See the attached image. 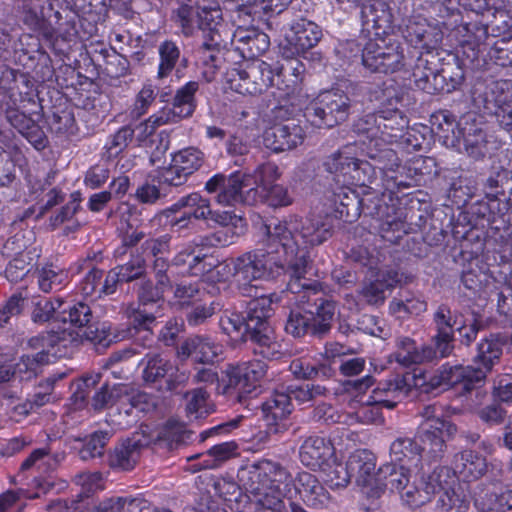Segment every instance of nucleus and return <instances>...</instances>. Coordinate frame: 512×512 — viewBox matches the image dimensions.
Returning a JSON list of instances; mask_svg holds the SVG:
<instances>
[{"label": "nucleus", "instance_id": "26", "mask_svg": "<svg viewBox=\"0 0 512 512\" xmlns=\"http://www.w3.org/2000/svg\"><path fill=\"white\" fill-rule=\"evenodd\" d=\"M423 448L410 437H398L390 445L391 463L397 470L420 472Z\"/></svg>", "mask_w": 512, "mask_h": 512}, {"label": "nucleus", "instance_id": "56", "mask_svg": "<svg viewBox=\"0 0 512 512\" xmlns=\"http://www.w3.org/2000/svg\"><path fill=\"white\" fill-rule=\"evenodd\" d=\"M159 65L157 71V78L164 79L168 77L180 58L179 47L170 40L162 42L158 47Z\"/></svg>", "mask_w": 512, "mask_h": 512}, {"label": "nucleus", "instance_id": "35", "mask_svg": "<svg viewBox=\"0 0 512 512\" xmlns=\"http://www.w3.org/2000/svg\"><path fill=\"white\" fill-rule=\"evenodd\" d=\"M351 185H343L337 192H334V204L336 211L345 221L352 222L356 220L361 213H366L369 208L364 199L354 191Z\"/></svg>", "mask_w": 512, "mask_h": 512}, {"label": "nucleus", "instance_id": "22", "mask_svg": "<svg viewBox=\"0 0 512 512\" xmlns=\"http://www.w3.org/2000/svg\"><path fill=\"white\" fill-rule=\"evenodd\" d=\"M403 273L394 269L377 273L374 280L364 281L358 291L359 300L371 306H380L386 300V291L403 282Z\"/></svg>", "mask_w": 512, "mask_h": 512}, {"label": "nucleus", "instance_id": "62", "mask_svg": "<svg viewBox=\"0 0 512 512\" xmlns=\"http://www.w3.org/2000/svg\"><path fill=\"white\" fill-rule=\"evenodd\" d=\"M38 286L41 291L49 293L60 289L68 278L67 272L56 266L49 265L37 272Z\"/></svg>", "mask_w": 512, "mask_h": 512}, {"label": "nucleus", "instance_id": "32", "mask_svg": "<svg viewBox=\"0 0 512 512\" xmlns=\"http://www.w3.org/2000/svg\"><path fill=\"white\" fill-rule=\"evenodd\" d=\"M234 43L244 58L256 59L259 55L268 50L270 41L267 34L251 29H238L234 33Z\"/></svg>", "mask_w": 512, "mask_h": 512}, {"label": "nucleus", "instance_id": "21", "mask_svg": "<svg viewBox=\"0 0 512 512\" xmlns=\"http://www.w3.org/2000/svg\"><path fill=\"white\" fill-rule=\"evenodd\" d=\"M408 118L398 108L379 110L378 129L382 141L394 142L399 139L412 145L415 149L421 148V142L415 139L412 141L413 134L408 129Z\"/></svg>", "mask_w": 512, "mask_h": 512}, {"label": "nucleus", "instance_id": "9", "mask_svg": "<svg viewBox=\"0 0 512 512\" xmlns=\"http://www.w3.org/2000/svg\"><path fill=\"white\" fill-rule=\"evenodd\" d=\"M455 74L448 68L437 69L436 57L431 54L418 56L412 77L415 86L427 94L450 93L461 84L462 74L457 68Z\"/></svg>", "mask_w": 512, "mask_h": 512}, {"label": "nucleus", "instance_id": "28", "mask_svg": "<svg viewBox=\"0 0 512 512\" xmlns=\"http://www.w3.org/2000/svg\"><path fill=\"white\" fill-rule=\"evenodd\" d=\"M455 476L448 468L442 467L437 472V488L442 491L437 502V512H467L469 501L453 485Z\"/></svg>", "mask_w": 512, "mask_h": 512}, {"label": "nucleus", "instance_id": "33", "mask_svg": "<svg viewBox=\"0 0 512 512\" xmlns=\"http://www.w3.org/2000/svg\"><path fill=\"white\" fill-rule=\"evenodd\" d=\"M453 475H458L464 481H471L481 477L487 469L486 459L473 450H464L457 453L453 460Z\"/></svg>", "mask_w": 512, "mask_h": 512}, {"label": "nucleus", "instance_id": "3", "mask_svg": "<svg viewBox=\"0 0 512 512\" xmlns=\"http://www.w3.org/2000/svg\"><path fill=\"white\" fill-rule=\"evenodd\" d=\"M284 226L270 227L262 222L259 234L263 247L248 251L233 260L234 275L238 281L250 283L254 280L274 279L281 274L290 276L286 255L279 241H287Z\"/></svg>", "mask_w": 512, "mask_h": 512}, {"label": "nucleus", "instance_id": "10", "mask_svg": "<svg viewBox=\"0 0 512 512\" xmlns=\"http://www.w3.org/2000/svg\"><path fill=\"white\" fill-rule=\"evenodd\" d=\"M423 377L424 386L421 393L429 394L441 386L454 387L461 385L463 391L470 392L485 379V371L473 366L461 364H443L433 375L419 371Z\"/></svg>", "mask_w": 512, "mask_h": 512}, {"label": "nucleus", "instance_id": "36", "mask_svg": "<svg viewBox=\"0 0 512 512\" xmlns=\"http://www.w3.org/2000/svg\"><path fill=\"white\" fill-rule=\"evenodd\" d=\"M143 444L140 440L125 439L110 452L108 462L113 469L120 471L132 470L140 458Z\"/></svg>", "mask_w": 512, "mask_h": 512}, {"label": "nucleus", "instance_id": "49", "mask_svg": "<svg viewBox=\"0 0 512 512\" xmlns=\"http://www.w3.org/2000/svg\"><path fill=\"white\" fill-rule=\"evenodd\" d=\"M199 90V82L189 81L181 86L173 97V107L177 110L180 118H187L194 113L196 103V93Z\"/></svg>", "mask_w": 512, "mask_h": 512}, {"label": "nucleus", "instance_id": "6", "mask_svg": "<svg viewBox=\"0 0 512 512\" xmlns=\"http://www.w3.org/2000/svg\"><path fill=\"white\" fill-rule=\"evenodd\" d=\"M272 295H261L250 300L247 306L246 330L250 341L257 345L255 353L261 354L264 358L272 359L277 357L279 344L275 341L273 328L268 319L272 313Z\"/></svg>", "mask_w": 512, "mask_h": 512}, {"label": "nucleus", "instance_id": "54", "mask_svg": "<svg viewBox=\"0 0 512 512\" xmlns=\"http://www.w3.org/2000/svg\"><path fill=\"white\" fill-rule=\"evenodd\" d=\"M48 362V351H38L32 355H22L19 361L13 365L16 378L21 381L30 380L37 375L40 367Z\"/></svg>", "mask_w": 512, "mask_h": 512}, {"label": "nucleus", "instance_id": "24", "mask_svg": "<svg viewBox=\"0 0 512 512\" xmlns=\"http://www.w3.org/2000/svg\"><path fill=\"white\" fill-rule=\"evenodd\" d=\"M420 438L428 447L432 458L439 459L446 450V441L457 432V427L449 420L422 422L419 428Z\"/></svg>", "mask_w": 512, "mask_h": 512}, {"label": "nucleus", "instance_id": "44", "mask_svg": "<svg viewBox=\"0 0 512 512\" xmlns=\"http://www.w3.org/2000/svg\"><path fill=\"white\" fill-rule=\"evenodd\" d=\"M395 347L396 350L393 356L397 363L405 367L415 364H424L425 356L430 355L429 349H424V345L419 348L416 342L408 336L397 337Z\"/></svg>", "mask_w": 512, "mask_h": 512}, {"label": "nucleus", "instance_id": "29", "mask_svg": "<svg viewBox=\"0 0 512 512\" xmlns=\"http://www.w3.org/2000/svg\"><path fill=\"white\" fill-rule=\"evenodd\" d=\"M334 454L335 449L331 441L321 436L307 437L299 449L301 463L311 469H323Z\"/></svg>", "mask_w": 512, "mask_h": 512}, {"label": "nucleus", "instance_id": "55", "mask_svg": "<svg viewBox=\"0 0 512 512\" xmlns=\"http://www.w3.org/2000/svg\"><path fill=\"white\" fill-rule=\"evenodd\" d=\"M390 44L391 42H387L383 38L369 39L362 49L363 65L371 71L377 72Z\"/></svg>", "mask_w": 512, "mask_h": 512}, {"label": "nucleus", "instance_id": "50", "mask_svg": "<svg viewBox=\"0 0 512 512\" xmlns=\"http://www.w3.org/2000/svg\"><path fill=\"white\" fill-rule=\"evenodd\" d=\"M475 506L482 512H512V490L501 494L480 493L475 498Z\"/></svg>", "mask_w": 512, "mask_h": 512}, {"label": "nucleus", "instance_id": "39", "mask_svg": "<svg viewBox=\"0 0 512 512\" xmlns=\"http://www.w3.org/2000/svg\"><path fill=\"white\" fill-rule=\"evenodd\" d=\"M33 484L38 489L34 494H30L26 489L7 490L0 494V512H21L24 508L22 503L23 499L39 498L41 493H46L51 488V485L38 478L34 477Z\"/></svg>", "mask_w": 512, "mask_h": 512}, {"label": "nucleus", "instance_id": "1", "mask_svg": "<svg viewBox=\"0 0 512 512\" xmlns=\"http://www.w3.org/2000/svg\"><path fill=\"white\" fill-rule=\"evenodd\" d=\"M268 223L270 227L284 226L288 231L285 235L287 241H279L290 268L288 290L294 294L301 291H318L320 284L305 277L310 259L309 250L332 237L331 219L317 215L306 217L300 222L271 220Z\"/></svg>", "mask_w": 512, "mask_h": 512}, {"label": "nucleus", "instance_id": "25", "mask_svg": "<svg viewBox=\"0 0 512 512\" xmlns=\"http://www.w3.org/2000/svg\"><path fill=\"white\" fill-rule=\"evenodd\" d=\"M250 186V177L242 176L239 173L231 174L215 200L224 206H232L236 203L257 204L258 189L250 188Z\"/></svg>", "mask_w": 512, "mask_h": 512}, {"label": "nucleus", "instance_id": "5", "mask_svg": "<svg viewBox=\"0 0 512 512\" xmlns=\"http://www.w3.org/2000/svg\"><path fill=\"white\" fill-rule=\"evenodd\" d=\"M21 19L32 31L39 33L46 40L52 42L59 38L69 41L75 34L71 22L61 23V13L55 10L52 1L21 0Z\"/></svg>", "mask_w": 512, "mask_h": 512}, {"label": "nucleus", "instance_id": "30", "mask_svg": "<svg viewBox=\"0 0 512 512\" xmlns=\"http://www.w3.org/2000/svg\"><path fill=\"white\" fill-rule=\"evenodd\" d=\"M239 65L243 68L244 76L252 78V82H249L244 88L249 95L261 94L273 85L274 70L270 64L260 59H254L245 60Z\"/></svg>", "mask_w": 512, "mask_h": 512}, {"label": "nucleus", "instance_id": "12", "mask_svg": "<svg viewBox=\"0 0 512 512\" xmlns=\"http://www.w3.org/2000/svg\"><path fill=\"white\" fill-rule=\"evenodd\" d=\"M326 170L343 185L366 186L374 178L371 163L359 160L346 151L332 154L324 163Z\"/></svg>", "mask_w": 512, "mask_h": 512}, {"label": "nucleus", "instance_id": "8", "mask_svg": "<svg viewBox=\"0 0 512 512\" xmlns=\"http://www.w3.org/2000/svg\"><path fill=\"white\" fill-rule=\"evenodd\" d=\"M351 100L341 90L321 92L305 109V117L317 128H332L344 122L350 113Z\"/></svg>", "mask_w": 512, "mask_h": 512}, {"label": "nucleus", "instance_id": "41", "mask_svg": "<svg viewBox=\"0 0 512 512\" xmlns=\"http://www.w3.org/2000/svg\"><path fill=\"white\" fill-rule=\"evenodd\" d=\"M197 56L199 63L203 66L202 75L206 81L211 82L215 79L225 60L224 53L214 36H211L210 43L204 42L198 48Z\"/></svg>", "mask_w": 512, "mask_h": 512}, {"label": "nucleus", "instance_id": "18", "mask_svg": "<svg viewBox=\"0 0 512 512\" xmlns=\"http://www.w3.org/2000/svg\"><path fill=\"white\" fill-rule=\"evenodd\" d=\"M0 108L4 110L6 120L37 150L46 145V136L41 127L28 115L16 108L12 95L0 94Z\"/></svg>", "mask_w": 512, "mask_h": 512}, {"label": "nucleus", "instance_id": "53", "mask_svg": "<svg viewBox=\"0 0 512 512\" xmlns=\"http://www.w3.org/2000/svg\"><path fill=\"white\" fill-rule=\"evenodd\" d=\"M135 130L130 126L126 125L119 128L114 134L108 137L102 158L110 161L119 156L132 142Z\"/></svg>", "mask_w": 512, "mask_h": 512}, {"label": "nucleus", "instance_id": "11", "mask_svg": "<svg viewBox=\"0 0 512 512\" xmlns=\"http://www.w3.org/2000/svg\"><path fill=\"white\" fill-rule=\"evenodd\" d=\"M326 170L343 185L366 186L374 178L371 163L359 160L346 151L332 154L324 163Z\"/></svg>", "mask_w": 512, "mask_h": 512}, {"label": "nucleus", "instance_id": "27", "mask_svg": "<svg viewBox=\"0 0 512 512\" xmlns=\"http://www.w3.org/2000/svg\"><path fill=\"white\" fill-rule=\"evenodd\" d=\"M261 411L268 433L278 434L285 431V420L292 412L289 395L286 392H273L262 404Z\"/></svg>", "mask_w": 512, "mask_h": 512}, {"label": "nucleus", "instance_id": "16", "mask_svg": "<svg viewBox=\"0 0 512 512\" xmlns=\"http://www.w3.org/2000/svg\"><path fill=\"white\" fill-rule=\"evenodd\" d=\"M423 386V377L417 372L396 375L392 379L380 383L378 387L373 390L371 398L375 404L393 409L398 401L408 395L412 388H415L421 393Z\"/></svg>", "mask_w": 512, "mask_h": 512}, {"label": "nucleus", "instance_id": "13", "mask_svg": "<svg viewBox=\"0 0 512 512\" xmlns=\"http://www.w3.org/2000/svg\"><path fill=\"white\" fill-rule=\"evenodd\" d=\"M326 170L343 185L366 186L374 178L371 163L359 160L346 151L332 154L324 163Z\"/></svg>", "mask_w": 512, "mask_h": 512}, {"label": "nucleus", "instance_id": "40", "mask_svg": "<svg viewBox=\"0 0 512 512\" xmlns=\"http://www.w3.org/2000/svg\"><path fill=\"white\" fill-rule=\"evenodd\" d=\"M184 209L190 218L195 220H208L211 214L210 201L199 193H191L180 198L170 208L163 211L159 216L169 217L170 213H176Z\"/></svg>", "mask_w": 512, "mask_h": 512}, {"label": "nucleus", "instance_id": "20", "mask_svg": "<svg viewBox=\"0 0 512 512\" xmlns=\"http://www.w3.org/2000/svg\"><path fill=\"white\" fill-rule=\"evenodd\" d=\"M304 129L294 120L276 123L266 129L263 142L266 148L275 153L293 150L303 143Z\"/></svg>", "mask_w": 512, "mask_h": 512}, {"label": "nucleus", "instance_id": "64", "mask_svg": "<svg viewBox=\"0 0 512 512\" xmlns=\"http://www.w3.org/2000/svg\"><path fill=\"white\" fill-rule=\"evenodd\" d=\"M128 502L129 512H143L145 509L148 510L147 502L139 499H131L128 501L127 498L112 497L107 498L97 504L94 508V512H120L125 504Z\"/></svg>", "mask_w": 512, "mask_h": 512}, {"label": "nucleus", "instance_id": "51", "mask_svg": "<svg viewBox=\"0 0 512 512\" xmlns=\"http://www.w3.org/2000/svg\"><path fill=\"white\" fill-rule=\"evenodd\" d=\"M238 455V445L234 441L223 442L211 447L206 458L199 464L195 470L215 469L225 461Z\"/></svg>", "mask_w": 512, "mask_h": 512}, {"label": "nucleus", "instance_id": "15", "mask_svg": "<svg viewBox=\"0 0 512 512\" xmlns=\"http://www.w3.org/2000/svg\"><path fill=\"white\" fill-rule=\"evenodd\" d=\"M322 38L321 28L314 22L299 18L289 24L281 43L284 57L292 58L315 47Z\"/></svg>", "mask_w": 512, "mask_h": 512}, {"label": "nucleus", "instance_id": "31", "mask_svg": "<svg viewBox=\"0 0 512 512\" xmlns=\"http://www.w3.org/2000/svg\"><path fill=\"white\" fill-rule=\"evenodd\" d=\"M222 347L212 339L205 336L188 338L180 347L179 354L185 357H194L198 363H213L221 353Z\"/></svg>", "mask_w": 512, "mask_h": 512}, {"label": "nucleus", "instance_id": "2", "mask_svg": "<svg viewBox=\"0 0 512 512\" xmlns=\"http://www.w3.org/2000/svg\"><path fill=\"white\" fill-rule=\"evenodd\" d=\"M239 481L258 506L255 512H284L293 477L280 463L263 459L239 470Z\"/></svg>", "mask_w": 512, "mask_h": 512}, {"label": "nucleus", "instance_id": "59", "mask_svg": "<svg viewBox=\"0 0 512 512\" xmlns=\"http://www.w3.org/2000/svg\"><path fill=\"white\" fill-rule=\"evenodd\" d=\"M431 342L433 345H424V349L430 350V355L425 356V363L438 361L449 357L455 348L454 334H434Z\"/></svg>", "mask_w": 512, "mask_h": 512}, {"label": "nucleus", "instance_id": "52", "mask_svg": "<svg viewBox=\"0 0 512 512\" xmlns=\"http://www.w3.org/2000/svg\"><path fill=\"white\" fill-rule=\"evenodd\" d=\"M184 398L186 413L194 419L206 417L213 411V407L209 403V394L204 388L187 391Z\"/></svg>", "mask_w": 512, "mask_h": 512}, {"label": "nucleus", "instance_id": "43", "mask_svg": "<svg viewBox=\"0 0 512 512\" xmlns=\"http://www.w3.org/2000/svg\"><path fill=\"white\" fill-rule=\"evenodd\" d=\"M507 339L501 337L500 334L491 335L489 338L483 339L477 346V355L475 363L479 364L477 368L485 371V376L490 372L502 355V347L506 345Z\"/></svg>", "mask_w": 512, "mask_h": 512}, {"label": "nucleus", "instance_id": "23", "mask_svg": "<svg viewBox=\"0 0 512 512\" xmlns=\"http://www.w3.org/2000/svg\"><path fill=\"white\" fill-rule=\"evenodd\" d=\"M160 286L153 288L151 283H145L139 290V307L128 310V317L134 328L144 333V338L151 336V325L155 322L156 312L147 309L149 305L157 304L161 299Z\"/></svg>", "mask_w": 512, "mask_h": 512}, {"label": "nucleus", "instance_id": "63", "mask_svg": "<svg viewBox=\"0 0 512 512\" xmlns=\"http://www.w3.org/2000/svg\"><path fill=\"white\" fill-rule=\"evenodd\" d=\"M509 175V170L501 166L491 171L482 184L485 197L489 201H496L500 195L504 194L503 186L508 182Z\"/></svg>", "mask_w": 512, "mask_h": 512}, {"label": "nucleus", "instance_id": "46", "mask_svg": "<svg viewBox=\"0 0 512 512\" xmlns=\"http://www.w3.org/2000/svg\"><path fill=\"white\" fill-rule=\"evenodd\" d=\"M305 65L303 62L298 59H293V57L287 61L286 66H282L281 70L278 72V76L283 74L286 76V73L292 78L288 80L289 83L285 84V87H278L279 91L277 94L274 93L275 97L279 99H290L294 95L298 94L301 90V83L303 81L304 73H305Z\"/></svg>", "mask_w": 512, "mask_h": 512}, {"label": "nucleus", "instance_id": "47", "mask_svg": "<svg viewBox=\"0 0 512 512\" xmlns=\"http://www.w3.org/2000/svg\"><path fill=\"white\" fill-rule=\"evenodd\" d=\"M84 269H89L85 277L79 283V292L84 297H90L92 299H98L102 296L101 284L103 278V270L96 267H90V259H83L76 265L77 272H81Z\"/></svg>", "mask_w": 512, "mask_h": 512}, {"label": "nucleus", "instance_id": "19", "mask_svg": "<svg viewBox=\"0 0 512 512\" xmlns=\"http://www.w3.org/2000/svg\"><path fill=\"white\" fill-rule=\"evenodd\" d=\"M475 107L485 114L495 116L499 126L512 137V97L504 94L494 96L492 91L475 87L472 92Z\"/></svg>", "mask_w": 512, "mask_h": 512}, {"label": "nucleus", "instance_id": "4", "mask_svg": "<svg viewBox=\"0 0 512 512\" xmlns=\"http://www.w3.org/2000/svg\"><path fill=\"white\" fill-rule=\"evenodd\" d=\"M437 472L427 479L420 472L397 470L394 465H383L378 471L380 480L385 479V486L396 491L406 506L418 508L428 503L437 491Z\"/></svg>", "mask_w": 512, "mask_h": 512}, {"label": "nucleus", "instance_id": "58", "mask_svg": "<svg viewBox=\"0 0 512 512\" xmlns=\"http://www.w3.org/2000/svg\"><path fill=\"white\" fill-rule=\"evenodd\" d=\"M199 29L208 30L212 33L211 36L218 35L216 29L221 24L222 13L215 0H201L199 5Z\"/></svg>", "mask_w": 512, "mask_h": 512}, {"label": "nucleus", "instance_id": "48", "mask_svg": "<svg viewBox=\"0 0 512 512\" xmlns=\"http://www.w3.org/2000/svg\"><path fill=\"white\" fill-rule=\"evenodd\" d=\"M368 157L373 161L371 163L372 168L374 170V175L376 174V169L381 172H395L400 166V160L396 154V152L386 146H379L378 142L368 146L367 151Z\"/></svg>", "mask_w": 512, "mask_h": 512}, {"label": "nucleus", "instance_id": "34", "mask_svg": "<svg viewBox=\"0 0 512 512\" xmlns=\"http://www.w3.org/2000/svg\"><path fill=\"white\" fill-rule=\"evenodd\" d=\"M204 243L201 240L200 242H190L184 245L175 255L173 259V264L176 266H188V273L194 276H199L209 271L213 266L212 263H207V255L202 252V249H198V247L203 246Z\"/></svg>", "mask_w": 512, "mask_h": 512}, {"label": "nucleus", "instance_id": "38", "mask_svg": "<svg viewBox=\"0 0 512 512\" xmlns=\"http://www.w3.org/2000/svg\"><path fill=\"white\" fill-rule=\"evenodd\" d=\"M346 466L358 485L367 486L375 471L376 457L369 450L359 449L350 455Z\"/></svg>", "mask_w": 512, "mask_h": 512}, {"label": "nucleus", "instance_id": "60", "mask_svg": "<svg viewBox=\"0 0 512 512\" xmlns=\"http://www.w3.org/2000/svg\"><path fill=\"white\" fill-rule=\"evenodd\" d=\"M93 318L90 306L84 302H78L59 312L57 319L63 323L69 322L72 326L82 328L88 326Z\"/></svg>", "mask_w": 512, "mask_h": 512}, {"label": "nucleus", "instance_id": "57", "mask_svg": "<svg viewBox=\"0 0 512 512\" xmlns=\"http://www.w3.org/2000/svg\"><path fill=\"white\" fill-rule=\"evenodd\" d=\"M173 162L179 167L178 171L192 175L199 170L204 163V153L195 147H188L175 153Z\"/></svg>", "mask_w": 512, "mask_h": 512}, {"label": "nucleus", "instance_id": "14", "mask_svg": "<svg viewBox=\"0 0 512 512\" xmlns=\"http://www.w3.org/2000/svg\"><path fill=\"white\" fill-rule=\"evenodd\" d=\"M266 371L267 365L261 360L230 366L226 370L227 380L221 393L234 395L241 401L243 396L249 395L257 389Z\"/></svg>", "mask_w": 512, "mask_h": 512}, {"label": "nucleus", "instance_id": "37", "mask_svg": "<svg viewBox=\"0 0 512 512\" xmlns=\"http://www.w3.org/2000/svg\"><path fill=\"white\" fill-rule=\"evenodd\" d=\"M362 24L366 31L375 30V35L380 34L379 30L385 32L390 27L392 15L388 5L382 0H373L362 7Z\"/></svg>", "mask_w": 512, "mask_h": 512}, {"label": "nucleus", "instance_id": "17", "mask_svg": "<svg viewBox=\"0 0 512 512\" xmlns=\"http://www.w3.org/2000/svg\"><path fill=\"white\" fill-rule=\"evenodd\" d=\"M402 35L411 46L430 54L440 46L444 33L439 23H431L420 16H413L405 21Z\"/></svg>", "mask_w": 512, "mask_h": 512}, {"label": "nucleus", "instance_id": "45", "mask_svg": "<svg viewBox=\"0 0 512 512\" xmlns=\"http://www.w3.org/2000/svg\"><path fill=\"white\" fill-rule=\"evenodd\" d=\"M139 366L142 368V379L146 384L159 382L173 370L170 360L156 352L145 354Z\"/></svg>", "mask_w": 512, "mask_h": 512}, {"label": "nucleus", "instance_id": "61", "mask_svg": "<svg viewBox=\"0 0 512 512\" xmlns=\"http://www.w3.org/2000/svg\"><path fill=\"white\" fill-rule=\"evenodd\" d=\"M389 310L398 317L405 315L418 316L427 310V302L421 297L414 295L404 299L394 298L389 304Z\"/></svg>", "mask_w": 512, "mask_h": 512}, {"label": "nucleus", "instance_id": "42", "mask_svg": "<svg viewBox=\"0 0 512 512\" xmlns=\"http://www.w3.org/2000/svg\"><path fill=\"white\" fill-rule=\"evenodd\" d=\"M459 136L463 139L466 152L474 159H480L487 153L486 135L481 127L468 120H463L458 125Z\"/></svg>", "mask_w": 512, "mask_h": 512}, {"label": "nucleus", "instance_id": "7", "mask_svg": "<svg viewBox=\"0 0 512 512\" xmlns=\"http://www.w3.org/2000/svg\"><path fill=\"white\" fill-rule=\"evenodd\" d=\"M335 310L333 301L317 298L311 309L292 310L286 321L285 330L294 337L306 334L322 337L331 329Z\"/></svg>", "mask_w": 512, "mask_h": 512}]
</instances>
